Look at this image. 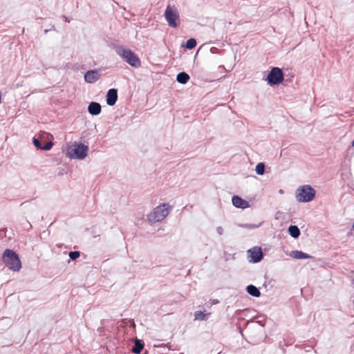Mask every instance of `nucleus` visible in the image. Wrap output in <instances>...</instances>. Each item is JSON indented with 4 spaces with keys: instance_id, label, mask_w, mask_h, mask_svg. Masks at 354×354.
I'll use <instances>...</instances> for the list:
<instances>
[{
    "instance_id": "nucleus-7",
    "label": "nucleus",
    "mask_w": 354,
    "mask_h": 354,
    "mask_svg": "<svg viewBox=\"0 0 354 354\" xmlns=\"http://www.w3.org/2000/svg\"><path fill=\"white\" fill-rule=\"evenodd\" d=\"M165 19L169 26L177 27L176 20L178 19V13L176 8L167 6L165 12Z\"/></svg>"
},
{
    "instance_id": "nucleus-4",
    "label": "nucleus",
    "mask_w": 354,
    "mask_h": 354,
    "mask_svg": "<svg viewBox=\"0 0 354 354\" xmlns=\"http://www.w3.org/2000/svg\"><path fill=\"white\" fill-rule=\"evenodd\" d=\"M116 53L130 66L134 68H138L140 66L141 63L140 59L130 49L120 46L116 49Z\"/></svg>"
},
{
    "instance_id": "nucleus-24",
    "label": "nucleus",
    "mask_w": 354,
    "mask_h": 354,
    "mask_svg": "<svg viewBox=\"0 0 354 354\" xmlns=\"http://www.w3.org/2000/svg\"><path fill=\"white\" fill-rule=\"evenodd\" d=\"M216 231L219 235H222L224 233V229L221 226H218L216 228Z\"/></svg>"
},
{
    "instance_id": "nucleus-16",
    "label": "nucleus",
    "mask_w": 354,
    "mask_h": 354,
    "mask_svg": "<svg viewBox=\"0 0 354 354\" xmlns=\"http://www.w3.org/2000/svg\"><path fill=\"white\" fill-rule=\"evenodd\" d=\"M189 80V75L185 72H180L176 76V80L178 83L186 84Z\"/></svg>"
},
{
    "instance_id": "nucleus-28",
    "label": "nucleus",
    "mask_w": 354,
    "mask_h": 354,
    "mask_svg": "<svg viewBox=\"0 0 354 354\" xmlns=\"http://www.w3.org/2000/svg\"><path fill=\"white\" fill-rule=\"evenodd\" d=\"M352 145L354 147V140L352 142Z\"/></svg>"
},
{
    "instance_id": "nucleus-21",
    "label": "nucleus",
    "mask_w": 354,
    "mask_h": 354,
    "mask_svg": "<svg viewBox=\"0 0 354 354\" xmlns=\"http://www.w3.org/2000/svg\"><path fill=\"white\" fill-rule=\"evenodd\" d=\"M68 256L71 260H75L80 256V252L78 251L70 252Z\"/></svg>"
},
{
    "instance_id": "nucleus-8",
    "label": "nucleus",
    "mask_w": 354,
    "mask_h": 354,
    "mask_svg": "<svg viewBox=\"0 0 354 354\" xmlns=\"http://www.w3.org/2000/svg\"><path fill=\"white\" fill-rule=\"evenodd\" d=\"M248 253L250 257V262L259 263L263 259V254L261 248L259 247H254L248 250Z\"/></svg>"
},
{
    "instance_id": "nucleus-14",
    "label": "nucleus",
    "mask_w": 354,
    "mask_h": 354,
    "mask_svg": "<svg viewBox=\"0 0 354 354\" xmlns=\"http://www.w3.org/2000/svg\"><path fill=\"white\" fill-rule=\"evenodd\" d=\"M144 348V344L140 339H136L134 345L131 348L132 353L135 354H140Z\"/></svg>"
},
{
    "instance_id": "nucleus-23",
    "label": "nucleus",
    "mask_w": 354,
    "mask_h": 354,
    "mask_svg": "<svg viewBox=\"0 0 354 354\" xmlns=\"http://www.w3.org/2000/svg\"><path fill=\"white\" fill-rule=\"evenodd\" d=\"M53 147V143L51 142H47L44 145H42V150L48 151L50 150Z\"/></svg>"
},
{
    "instance_id": "nucleus-26",
    "label": "nucleus",
    "mask_w": 354,
    "mask_h": 354,
    "mask_svg": "<svg viewBox=\"0 0 354 354\" xmlns=\"http://www.w3.org/2000/svg\"><path fill=\"white\" fill-rule=\"evenodd\" d=\"M63 17H64V21H65L66 22H68V23L69 22V20L68 19V18H67L66 17L64 16Z\"/></svg>"
},
{
    "instance_id": "nucleus-27",
    "label": "nucleus",
    "mask_w": 354,
    "mask_h": 354,
    "mask_svg": "<svg viewBox=\"0 0 354 354\" xmlns=\"http://www.w3.org/2000/svg\"><path fill=\"white\" fill-rule=\"evenodd\" d=\"M279 193L281 194H283V189H279Z\"/></svg>"
},
{
    "instance_id": "nucleus-18",
    "label": "nucleus",
    "mask_w": 354,
    "mask_h": 354,
    "mask_svg": "<svg viewBox=\"0 0 354 354\" xmlns=\"http://www.w3.org/2000/svg\"><path fill=\"white\" fill-rule=\"evenodd\" d=\"M256 173L258 175H263L265 172V165L263 162H259L255 167Z\"/></svg>"
},
{
    "instance_id": "nucleus-15",
    "label": "nucleus",
    "mask_w": 354,
    "mask_h": 354,
    "mask_svg": "<svg viewBox=\"0 0 354 354\" xmlns=\"http://www.w3.org/2000/svg\"><path fill=\"white\" fill-rule=\"evenodd\" d=\"M248 293L254 297H259L261 295L259 290L254 285H248L246 288Z\"/></svg>"
},
{
    "instance_id": "nucleus-9",
    "label": "nucleus",
    "mask_w": 354,
    "mask_h": 354,
    "mask_svg": "<svg viewBox=\"0 0 354 354\" xmlns=\"http://www.w3.org/2000/svg\"><path fill=\"white\" fill-rule=\"evenodd\" d=\"M100 72L97 70H91L84 74V80L89 84L94 83L100 79Z\"/></svg>"
},
{
    "instance_id": "nucleus-25",
    "label": "nucleus",
    "mask_w": 354,
    "mask_h": 354,
    "mask_svg": "<svg viewBox=\"0 0 354 354\" xmlns=\"http://www.w3.org/2000/svg\"><path fill=\"white\" fill-rule=\"evenodd\" d=\"M243 227H250V228H255V227H257L258 225H248V224H245L244 225H242Z\"/></svg>"
},
{
    "instance_id": "nucleus-17",
    "label": "nucleus",
    "mask_w": 354,
    "mask_h": 354,
    "mask_svg": "<svg viewBox=\"0 0 354 354\" xmlns=\"http://www.w3.org/2000/svg\"><path fill=\"white\" fill-rule=\"evenodd\" d=\"M288 232L295 239L298 238L300 235V230L297 225H290L288 227Z\"/></svg>"
},
{
    "instance_id": "nucleus-2",
    "label": "nucleus",
    "mask_w": 354,
    "mask_h": 354,
    "mask_svg": "<svg viewBox=\"0 0 354 354\" xmlns=\"http://www.w3.org/2000/svg\"><path fill=\"white\" fill-rule=\"evenodd\" d=\"M88 147L75 142L71 145H68L66 149V156L71 159H84L88 153Z\"/></svg>"
},
{
    "instance_id": "nucleus-13",
    "label": "nucleus",
    "mask_w": 354,
    "mask_h": 354,
    "mask_svg": "<svg viewBox=\"0 0 354 354\" xmlns=\"http://www.w3.org/2000/svg\"><path fill=\"white\" fill-rule=\"evenodd\" d=\"M290 257L296 259H310L311 257L304 252L299 250H294L290 252Z\"/></svg>"
},
{
    "instance_id": "nucleus-22",
    "label": "nucleus",
    "mask_w": 354,
    "mask_h": 354,
    "mask_svg": "<svg viewBox=\"0 0 354 354\" xmlns=\"http://www.w3.org/2000/svg\"><path fill=\"white\" fill-rule=\"evenodd\" d=\"M32 142H33V144L35 147H37V149H41L42 144L38 138H33Z\"/></svg>"
},
{
    "instance_id": "nucleus-11",
    "label": "nucleus",
    "mask_w": 354,
    "mask_h": 354,
    "mask_svg": "<svg viewBox=\"0 0 354 354\" xmlns=\"http://www.w3.org/2000/svg\"><path fill=\"white\" fill-rule=\"evenodd\" d=\"M234 206L238 208L245 209L250 206L249 203L238 196H234L232 198Z\"/></svg>"
},
{
    "instance_id": "nucleus-20",
    "label": "nucleus",
    "mask_w": 354,
    "mask_h": 354,
    "mask_svg": "<svg viewBox=\"0 0 354 354\" xmlns=\"http://www.w3.org/2000/svg\"><path fill=\"white\" fill-rule=\"evenodd\" d=\"M194 318L197 320H205L206 319V315L202 311H196L194 313Z\"/></svg>"
},
{
    "instance_id": "nucleus-1",
    "label": "nucleus",
    "mask_w": 354,
    "mask_h": 354,
    "mask_svg": "<svg viewBox=\"0 0 354 354\" xmlns=\"http://www.w3.org/2000/svg\"><path fill=\"white\" fill-rule=\"evenodd\" d=\"M2 261L10 270L14 272H18L21 268V263L18 254L10 249L4 250Z\"/></svg>"
},
{
    "instance_id": "nucleus-10",
    "label": "nucleus",
    "mask_w": 354,
    "mask_h": 354,
    "mask_svg": "<svg viewBox=\"0 0 354 354\" xmlns=\"http://www.w3.org/2000/svg\"><path fill=\"white\" fill-rule=\"evenodd\" d=\"M118 100V91L115 88H111L108 91L106 95V104L113 106Z\"/></svg>"
},
{
    "instance_id": "nucleus-19",
    "label": "nucleus",
    "mask_w": 354,
    "mask_h": 354,
    "mask_svg": "<svg viewBox=\"0 0 354 354\" xmlns=\"http://www.w3.org/2000/svg\"><path fill=\"white\" fill-rule=\"evenodd\" d=\"M196 46L195 39L191 38L186 41L185 47L188 49H193Z\"/></svg>"
},
{
    "instance_id": "nucleus-6",
    "label": "nucleus",
    "mask_w": 354,
    "mask_h": 354,
    "mask_svg": "<svg viewBox=\"0 0 354 354\" xmlns=\"http://www.w3.org/2000/svg\"><path fill=\"white\" fill-rule=\"evenodd\" d=\"M284 77L282 70L278 67H273L267 76V81L271 86L277 85L283 81Z\"/></svg>"
},
{
    "instance_id": "nucleus-29",
    "label": "nucleus",
    "mask_w": 354,
    "mask_h": 354,
    "mask_svg": "<svg viewBox=\"0 0 354 354\" xmlns=\"http://www.w3.org/2000/svg\"><path fill=\"white\" fill-rule=\"evenodd\" d=\"M353 284H354V279L353 280Z\"/></svg>"
},
{
    "instance_id": "nucleus-12",
    "label": "nucleus",
    "mask_w": 354,
    "mask_h": 354,
    "mask_svg": "<svg viewBox=\"0 0 354 354\" xmlns=\"http://www.w3.org/2000/svg\"><path fill=\"white\" fill-rule=\"evenodd\" d=\"M102 107L98 102H92L88 106V111L92 115H97L101 113Z\"/></svg>"
},
{
    "instance_id": "nucleus-5",
    "label": "nucleus",
    "mask_w": 354,
    "mask_h": 354,
    "mask_svg": "<svg viewBox=\"0 0 354 354\" xmlns=\"http://www.w3.org/2000/svg\"><path fill=\"white\" fill-rule=\"evenodd\" d=\"M315 196V189L310 185L299 187L296 192V198L298 202L305 203L313 200Z\"/></svg>"
},
{
    "instance_id": "nucleus-3",
    "label": "nucleus",
    "mask_w": 354,
    "mask_h": 354,
    "mask_svg": "<svg viewBox=\"0 0 354 354\" xmlns=\"http://www.w3.org/2000/svg\"><path fill=\"white\" fill-rule=\"evenodd\" d=\"M172 207L167 203H162L153 210L147 215V219L149 222L157 223L162 221L170 212Z\"/></svg>"
}]
</instances>
